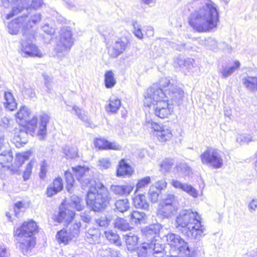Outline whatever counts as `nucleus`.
Instances as JSON below:
<instances>
[{
  "mask_svg": "<svg viewBox=\"0 0 257 257\" xmlns=\"http://www.w3.org/2000/svg\"><path fill=\"white\" fill-rule=\"evenodd\" d=\"M190 12L188 22L199 33L215 31L219 22L217 5L211 0H193L187 5Z\"/></svg>",
  "mask_w": 257,
  "mask_h": 257,
  "instance_id": "nucleus-1",
  "label": "nucleus"
},
{
  "mask_svg": "<svg viewBox=\"0 0 257 257\" xmlns=\"http://www.w3.org/2000/svg\"><path fill=\"white\" fill-rule=\"evenodd\" d=\"M41 19V14L36 12L31 16L28 14L23 15L9 24V32L11 34L16 35L20 30L23 32V38L21 44V51L22 55L25 57H43L42 53L32 41L34 35L31 30L40 22Z\"/></svg>",
  "mask_w": 257,
  "mask_h": 257,
  "instance_id": "nucleus-2",
  "label": "nucleus"
},
{
  "mask_svg": "<svg viewBox=\"0 0 257 257\" xmlns=\"http://www.w3.org/2000/svg\"><path fill=\"white\" fill-rule=\"evenodd\" d=\"M175 226L185 236L199 241L203 236L205 228L201 224V217L197 212L191 209L181 211L177 216Z\"/></svg>",
  "mask_w": 257,
  "mask_h": 257,
  "instance_id": "nucleus-3",
  "label": "nucleus"
},
{
  "mask_svg": "<svg viewBox=\"0 0 257 257\" xmlns=\"http://www.w3.org/2000/svg\"><path fill=\"white\" fill-rule=\"evenodd\" d=\"M165 89L154 84L149 88L144 96V104L150 108L152 113L161 118L168 117L173 111L172 104L168 103Z\"/></svg>",
  "mask_w": 257,
  "mask_h": 257,
  "instance_id": "nucleus-4",
  "label": "nucleus"
},
{
  "mask_svg": "<svg viewBox=\"0 0 257 257\" xmlns=\"http://www.w3.org/2000/svg\"><path fill=\"white\" fill-rule=\"evenodd\" d=\"M38 232V226L32 220L24 222L19 227L14 228V235L18 241L17 246L24 255H28L29 251L35 246L34 235Z\"/></svg>",
  "mask_w": 257,
  "mask_h": 257,
  "instance_id": "nucleus-5",
  "label": "nucleus"
},
{
  "mask_svg": "<svg viewBox=\"0 0 257 257\" xmlns=\"http://www.w3.org/2000/svg\"><path fill=\"white\" fill-rule=\"evenodd\" d=\"M44 5L43 0H0V6L6 8L12 7V11L6 15V18L9 20L18 15L24 9H33L35 10L41 9Z\"/></svg>",
  "mask_w": 257,
  "mask_h": 257,
  "instance_id": "nucleus-6",
  "label": "nucleus"
},
{
  "mask_svg": "<svg viewBox=\"0 0 257 257\" xmlns=\"http://www.w3.org/2000/svg\"><path fill=\"white\" fill-rule=\"evenodd\" d=\"M73 173L82 185L83 188L88 187L87 193H103L107 191L106 187L100 182L90 179L88 177L89 169L81 166L72 167Z\"/></svg>",
  "mask_w": 257,
  "mask_h": 257,
  "instance_id": "nucleus-7",
  "label": "nucleus"
},
{
  "mask_svg": "<svg viewBox=\"0 0 257 257\" xmlns=\"http://www.w3.org/2000/svg\"><path fill=\"white\" fill-rule=\"evenodd\" d=\"M37 128V118L36 117H33L31 120L29 119L23 125L16 127L13 139L16 147L21 148L25 145L28 141V134L33 136Z\"/></svg>",
  "mask_w": 257,
  "mask_h": 257,
  "instance_id": "nucleus-8",
  "label": "nucleus"
},
{
  "mask_svg": "<svg viewBox=\"0 0 257 257\" xmlns=\"http://www.w3.org/2000/svg\"><path fill=\"white\" fill-rule=\"evenodd\" d=\"M74 43L70 27H63L60 32L59 39L54 51L55 56L60 59L68 55Z\"/></svg>",
  "mask_w": 257,
  "mask_h": 257,
  "instance_id": "nucleus-9",
  "label": "nucleus"
},
{
  "mask_svg": "<svg viewBox=\"0 0 257 257\" xmlns=\"http://www.w3.org/2000/svg\"><path fill=\"white\" fill-rule=\"evenodd\" d=\"M160 200L157 215L162 218H169L177 211L178 207L177 201L173 194H161Z\"/></svg>",
  "mask_w": 257,
  "mask_h": 257,
  "instance_id": "nucleus-10",
  "label": "nucleus"
},
{
  "mask_svg": "<svg viewBox=\"0 0 257 257\" xmlns=\"http://www.w3.org/2000/svg\"><path fill=\"white\" fill-rule=\"evenodd\" d=\"M159 85L165 89L167 99L172 102L180 105L182 103L184 92L182 88L170 82L167 78H162L159 81Z\"/></svg>",
  "mask_w": 257,
  "mask_h": 257,
  "instance_id": "nucleus-11",
  "label": "nucleus"
},
{
  "mask_svg": "<svg viewBox=\"0 0 257 257\" xmlns=\"http://www.w3.org/2000/svg\"><path fill=\"white\" fill-rule=\"evenodd\" d=\"M203 164L210 165L214 168H220L223 165V159L219 151L212 148H208L200 156Z\"/></svg>",
  "mask_w": 257,
  "mask_h": 257,
  "instance_id": "nucleus-12",
  "label": "nucleus"
},
{
  "mask_svg": "<svg viewBox=\"0 0 257 257\" xmlns=\"http://www.w3.org/2000/svg\"><path fill=\"white\" fill-rule=\"evenodd\" d=\"M109 200L107 194H86V204L94 211L104 209Z\"/></svg>",
  "mask_w": 257,
  "mask_h": 257,
  "instance_id": "nucleus-13",
  "label": "nucleus"
},
{
  "mask_svg": "<svg viewBox=\"0 0 257 257\" xmlns=\"http://www.w3.org/2000/svg\"><path fill=\"white\" fill-rule=\"evenodd\" d=\"M166 241L168 244L174 250H179L189 255L190 250L188 243L185 242L181 237L176 234L169 233L166 235Z\"/></svg>",
  "mask_w": 257,
  "mask_h": 257,
  "instance_id": "nucleus-14",
  "label": "nucleus"
},
{
  "mask_svg": "<svg viewBox=\"0 0 257 257\" xmlns=\"http://www.w3.org/2000/svg\"><path fill=\"white\" fill-rule=\"evenodd\" d=\"M65 202L62 203L59 208L58 214L54 216V219L58 223H63L67 225L72 220L75 216V212L65 207Z\"/></svg>",
  "mask_w": 257,
  "mask_h": 257,
  "instance_id": "nucleus-15",
  "label": "nucleus"
},
{
  "mask_svg": "<svg viewBox=\"0 0 257 257\" xmlns=\"http://www.w3.org/2000/svg\"><path fill=\"white\" fill-rule=\"evenodd\" d=\"M127 41L124 39L118 38L108 49V54L111 58H115L122 54L127 47Z\"/></svg>",
  "mask_w": 257,
  "mask_h": 257,
  "instance_id": "nucleus-16",
  "label": "nucleus"
},
{
  "mask_svg": "<svg viewBox=\"0 0 257 257\" xmlns=\"http://www.w3.org/2000/svg\"><path fill=\"white\" fill-rule=\"evenodd\" d=\"M95 146L101 150H120L121 147L115 142H111L105 139H97L94 141Z\"/></svg>",
  "mask_w": 257,
  "mask_h": 257,
  "instance_id": "nucleus-17",
  "label": "nucleus"
},
{
  "mask_svg": "<svg viewBox=\"0 0 257 257\" xmlns=\"http://www.w3.org/2000/svg\"><path fill=\"white\" fill-rule=\"evenodd\" d=\"M147 242L151 252L152 257H164L165 253L164 244L158 242L157 240H152Z\"/></svg>",
  "mask_w": 257,
  "mask_h": 257,
  "instance_id": "nucleus-18",
  "label": "nucleus"
},
{
  "mask_svg": "<svg viewBox=\"0 0 257 257\" xmlns=\"http://www.w3.org/2000/svg\"><path fill=\"white\" fill-rule=\"evenodd\" d=\"M241 81L244 87L252 93L257 92V76L247 74L244 76Z\"/></svg>",
  "mask_w": 257,
  "mask_h": 257,
  "instance_id": "nucleus-19",
  "label": "nucleus"
},
{
  "mask_svg": "<svg viewBox=\"0 0 257 257\" xmlns=\"http://www.w3.org/2000/svg\"><path fill=\"white\" fill-rule=\"evenodd\" d=\"M240 64L238 61H235L233 65H222L218 70L223 78H226L232 75L236 70L239 68Z\"/></svg>",
  "mask_w": 257,
  "mask_h": 257,
  "instance_id": "nucleus-20",
  "label": "nucleus"
},
{
  "mask_svg": "<svg viewBox=\"0 0 257 257\" xmlns=\"http://www.w3.org/2000/svg\"><path fill=\"white\" fill-rule=\"evenodd\" d=\"M40 125L37 131V135L39 136L40 139H43L46 134L47 125L49 120V116L45 113H42L40 115Z\"/></svg>",
  "mask_w": 257,
  "mask_h": 257,
  "instance_id": "nucleus-21",
  "label": "nucleus"
},
{
  "mask_svg": "<svg viewBox=\"0 0 257 257\" xmlns=\"http://www.w3.org/2000/svg\"><path fill=\"white\" fill-rule=\"evenodd\" d=\"M30 112L25 106H22L16 114V117L18 123L20 125H23L28 121L30 117Z\"/></svg>",
  "mask_w": 257,
  "mask_h": 257,
  "instance_id": "nucleus-22",
  "label": "nucleus"
},
{
  "mask_svg": "<svg viewBox=\"0 0 257 257\" xmlns=\"http://www.w3.org/2000/svg\"><path fill=\"white\" fill-rule=\"evenodd\" d=\"M127 249L130 251L136 250L138 244L139 237L133 232H129L124 235Z\"/></svg>",
  "mask_w": 257,
  "mask_h": 257,
  "instance_id": "nucleus-23",
  "label": "nucleus"
},
{
  "mask_svg": "<svg viewBox=\"0 0 257 257\" xmlns=\"http://www.w3.org/2000/svg\"><path fill=\"white\" fill-rule=\"evenodd\" d=\"M161 228L159 224H151L144 229V233L148 238L155 240V238L159 235Z\"/></svg>",
  "mask_w": 257,
  "mask_h": 257,
  "instance_id": "nucleus-24",
  "label": "nucleus"
},
{
  "mask_svg": "<svg viewBox=\"0 0 257 257\" xmlns=\"http://www.w3.org/2000/svg\"><path fill=\"white\" fill-rule=\"evenodd\" d=\"M13 160V155L11 150L5 151L0 153V168H9Z\"/></svg>",
  "mask_w": 257,
  "mask_h": 257,
  "instance_id": "nucleus-25",
  "label": "nucleus"
},
{
  "mask_svg": "<svg viewBox=\"0 0 257 257\" xmlns=\"http://www.w3.org/2000/svg\"><path fill=\"white\" fill-rule=\"evenodd\" d=\"M133 172V168L126 162L125 160L124 159L121 160L117 170V175L118 176L131 175Z\"/></svg>",
  "mask_w": 257,
  "mask_h": 257,
  "instance_id": "nucleus-26",
  "label": "nucleus"
},
{
  "mask_svg": "<svg viewBox=\"0 0 257 257\" xmlns=\"http://www.w3.org/2000/svg\"><path fill=\"white\" fill-rule=\"evenodd\" d=\"M133 202L136 208L147 210L149 208V204L144 194H138L133 198Z\"/></svg>",
  "mask_w": 257,
  "mask_h": 257,
  "instance_id": "nucleus-27",
  "label": "nucleus"
},
{
  "mask_svg": "<svg viewBox=\"0 0 257 257\" xmlns=\"http://www.w3.org/2000/svg\"><path fill=\"white\" fill-rule=\"evenodd\" d=\"M171 184L174 188L186 193H196V190L193 186L186 183H182L176 179H173Z\"/></svg>",
  "mask_w": 257,
  "mask_h": 257,
  "instance_id": "nucleus-28",
  "label": "nucleus"
},
{
  "mask_svg": "<svg viewBox=\"0 0 257 257\" xmlns=\"http://www.w3.org/2000/svg\"><path fill=\"white\" fill-rule=\"evenodd\" d=\"M56 237L60 243H63L65 245L67 244L70 240L74 238L71 234L64 229L58 231Z\"/></svg>",
  "mask_w": 257,
  "mask_h": 257,
  "instance_id": "nucleus-29",
  "label": "nucleus"
},
{
  "mask_svg": "<svg viewBox=\"0 0 257 257\" xmlns=\"http://www.w3.org/2000/svg\"><path fill=\"white\" fill-rule=\"evenodd\" d=\"M104 235L106 239L111 243L116 246H120L121 242L118 234L112 230H107L104 231Z\"/></svg>",
  "mask_w": 257,
  "mask_h": 257,
  "instance_id": "nucleus-30",
  "label": "nucleus"
},
{
  "mask_svg": "<svg viewBox=\"0 0 257 257\" xmlns=\"http://www.w3.org/2000/svg\"><path fill=\"white\" fill-rule=\"evenodd\" d=\"M156 136L160 142H165L171 139L172 134L169 129L162 126L161 128L157 132Z\"/></svg>",
  "mask_w": 257,
  "mask_h": 257,
  "instance_id": "nucleus-31",
  "label": "nucleus"
},
{
  "mask_svg": "<svg viewBox=\"0 0 257 257\" xmlns=\"http://www.w3.org/2000/svg\"><path fill=\"white\" fill-rule=\"evenodd\" d=\"M121 105L120 100L116 98L110 99L109 103L105 106V110L108 113H115L117 112Z\"/></svg>",
  "mask_w": 257,
  "mask_h": 257,
  "instance_id": "nucleus-32",
  "label": "nucleus"
},
{
  "mask_svg": "<svg viewBox=\"0 0 257 257\" xmlns=\"http://www.w3.org/2000/svg\"><path fill=\"white\" fill-rule=\"evenodd\" d=\"M130 221L132 223H144L146 221V214L143 212L134 211L131 214Z\"/></svg>",
  "mask_w": 257,
  "mask_h": 257,
  "instance_id": "nucleus-33",
  "label": "nucleus"
},
{
  "mask_svg": "<svg viewBox=\"0 0 257 257\" xmlns=\"http://www.w3.org/2000/svg\"><path fill=\"white\" fill-rule=\"evenodd\" d=\"M115 210L121 213L126 211L130 208V203L126 198L119 199L115 202Z\"/></svg>",
  "mask_w": 257,
  "mask_h": 257,
  "instance_id": "nucleus-34",
  "label": "nucleus"
},
{
  "mask_svg": "<svg viewBox=\"0 0 257 257\" xmlns=\"http://www.w3.org/2000/svg\"><path fill=\"white\" fill-rule=\"evenodd\" d=\"M63 188L62 180L61 178H56L53 182L47 188V193H58L61 191Z\"/></svg>",
  "mask_w": 257,
  "mask_h": 257,
  "instance_id": "nucleus-35",
  "label": "nucleus"
},
{
  "mask_svg": "<svg viewBox=\"0 0 257 257\" xmlns=\"http://www.w3.org/2000/svg\"><path fill=\"white\" fill-rule=\"evenodd\" d=\"M5 107L10 110H14L17 106V104L14 97L13 95L10 92H6L5 93Z\"/></svg>",
  "mask_w": 257,
  "mask_h": 257,
  "instance_id": "nucleus-36",
  "label": "nucleus"
},
{
  "mask_svg": "<svg viewBox=\"0 0 257 257\" xmlns=\"http://www.w3.org/2000/svg\"><path fill=\"white\" fill-rule=\"evenodd\" d=\"M99 234L98 229L92 228L88 230L85 234V237L88 242L93 244L98 241Z\"/></svg>",
  "mask_w": 257,
  "mask_h": 257,
  "instance_id": "nucleus-37",
  "label": "nucleus"
},
{
  "mask_svg": "<svg viewBox=\"0 0 257 257\" xmlns=\"http://www.w3.org/2000/svg\"><path fill=\"white\" fill-rule=\"evenodd\" d=\"M136 250L138 257H152L151 252L147 242L137 247Z\"/></svg>",
  "mask_w": 257,
  "mask_h": 257,
  "instance_id": "nucleus-38",
  "label": "nucleus"
},
{
  "mask_svg": "<svg viewBox=\"0 0 257 257\" xmlns=\"http://www.w3.org/2000/svg\"><path fill=\"white\" fill-rule=\"evenodd\" d=\"M114 225L115 228L124 231L130 230L132 228L126 220L120 217H117L115 219L114 222Z\"/></svg>",
  "mask_w": 257,
  "mask_h": 257,
  "instance_id": "nucleus-39",
  "label": "nucleus"
},
{
  "mask_svg": "<svg viewBox=\"0 0 257 257\" xmlns=\"http://www.w3.org/2000/svg\"><path fill=\"white\" fill-rule=\"evenodd\" d=\"M144 127L150 131H155L157 132L161 128V126L159 123L154 121L152 119L148 116H146L144 122Z\"/></svg>",
  "mask_w": 257,
  "mask_h": 257,
  "instance_id": "nucleus-40",
  "label": "nucleus"
},
{
  "mask_svg": "<svg viewBox=\"0 0 257 257\" xmlns=\"http://www.w3.org/2000/svg\"><path fill=\"white\" fill-rule=\"evenodd\" d=\"M114 76V74L111 70L105 72L104 75V83L105 86L107 88H112L115 84L116 81Z\"/></svg>",
  "mask_w": 257,
  "mask_h": 257,
  "instance_id": "nucleus-41",
  "label": "nucleus"
},
{
  "mask_svg": "<svg viewBox=\"0 0 257 257\" xmlns=\"http://www.w3.org/2000/svg\"><path fill=\"white\" fill-rule=\"evenodd\" d=\"M71 206L75 207L78 211L82 210L84 208L83 201L81 198L78 197L76 194H73L70 197Z\"/></svg>",
  "mask_w": 257,
  "mask_h": 257,
  "instance_id": "nucleus-42",
  "label": "nucleus"
},
{
  "mask_svg": "<svg viewBox=\"0 0 257 257\" xmlns=\"http://www.w3.org/2000/svg\"><path fill=\"white\" fill-rule=\"evenodd\" d=\"M63 152L68 158L73 159L78 156L77 148L75 146H65Z\"/></svg>",
  "mask_w": 257,
  "mask_h": 257,
  "instance_id": "nucleus-43",
  "label": "nucleus"
},
{
  "mask_svg": "<svg viewBox=\"0 0 257 257\" xmlns=\"http://www.w3.org/2000/svg\"><path fill=\"white\" fill-rule=\"evenodd\" d=\"M65 177L66 182V189L67 191H72V188L74 186L73 183L74 182L73 174L69 171H67L65 173Z\"/></svg>",
  "mask_w": 257,
  "mask_h": 257,
  "instance_id": "nucleus-44",
  "label": "nucleus"
},
{
  "mask_svg": "<svg viewBox=\"0 0 257 257\" xmlns=\"http://www.w3.org/2000/svg\"><path fill=\"white\" fill-rule=\"evenodd\" d=\"M174 160L172 159H165L160 165L161 170L163 172H169L174 165Z\"/></svg>",
  "mask_w": 257,
  "mask_h": 257,
  "instance_id": "nucleus-45",
  "label": "nucleus"
},
{
  "mask_svg": "<svg viewBox=\"0 0 257 257\" xmlns=\"http://www.w3.org/2000/svg\"><path fill=\"white\" fill-rule=\"evenodd\" d=\"M177 172L182 173L184 175H188L191 172L190 168L186 163H180L176 166Z\"/></svg>",
  "mask_w": 257,
  "mask_h": 257,
  "instance_id": "nucleus-46",
  "label": "nucleus"
},
{
  "mask_svg": "<svg viewBox=\"0 0 257 257\" xmlns=\"http://www.w3.org/2000/svg\"><path fill=\"white\" fill-rule=\"evenodd\" d=\"M80 227L81 223L80 221L75 222L74 223L71 225L68 232L71 234L73 238L76 237L78 236Z\"/></svg>",
  "mask_w": 257,
  "mask_h": 257,
  "instance_id": "nucleus-47",
  "label": "nucleus"
},
{
  "mask_svg": "<svg viewBox=\"0 0 257 257\" xmlns=\"http://www.w3.org/2000/svg\"><path fill=\"white\" fill-rule=\"evenodd\" d=\"M31 155L30 151L18 153L16 156V160L19 162L20 165H22L24 162L27 160Z\"/></svg>",
  "mask_w": 257,
  "mask_h": 257,
  "instance_id": "nucleus-48",
  "label": "nucleus"
},
{
  "mask_svg": "<svg viewBox=\"0 0 257 257\" xmlns=\"http://www.w3.org/2000/svg\"><path fill=\"white\" fill-rule=\"evenodd\" d=\"M35 161L32 160L27 165V167L23 174V178L25 181H26L30 178V177L32 173V170L35 164Z\"/></svg>",
  "mask_w": 257,
  "mask_h": 257,
  "instance_id": "nucleus-49",
  "label": "nucleus"
},
{
  "mask_svg": "<svg viewBox=\"0 0 257 257\" xmlns=\"http://www.w3.org/2000/svg\"><path fill=\"white\" fill-rule=\"evenodd\" d=\"M73 110L75 111V114L78 117L84 122L88 121V117L84 112L76 105L73 106Z\"/></svg>",
  "mask_w": 257,
  "mask_h": 257,
  "instance_id": "nucleus-50",
  "label": "nucleus"
},
{
  "mask_svg": "<svg viewBox=\"0 0 257 257\" xmlns=\"http://www.w3.org/2000/svg\"><path fill=\"white\" fill-rule=\"evenodd\" d=\"M133 26L134 27V33L138 38L142 39L143 38V34L141 31V26L137 22V21L133 22Z\"/></svg>",
  "mask_w": 257,
  "mask_h": 257,
  "instance_id": "nucleus-51",
  "label": "nucleus"
},
{
  "mask_svg": "<svg viewBox=\"0 0 257 257\" xmlns=\"http://www.w3.org/2000/svg\"><path fill=\"white\" fill-rule=\"evenodd\" d=\"M150 180L151 179L150 177H146L140 180L136 185V189L134 193H137V192L140 189L145 187L150 182Z\"/></svg>",
  "mask_w": 257,
  "mask_h": 257,
  "instance_id": "nucleus-52",
  "label": "nucleus"
},
{
  "mask_svg": "<svg viewBox=\"0 0 257 257\" xmlns=\"http://www.w3.org/2000/svg\"><path fill=\"white\" fill-rule=\"evenodd\" d=\"M252 141V137L249 135H239L236 138V142L240 144H248Z\"/></svg>",
  "mask_w": 257,
  "mask_h": 257,
  "instance_id": "nucleus-53",
  "label": "nucleus"
},
{
  "mask_svg": "<svg viewBox=\"0 0 257 257\" xmlns=\"http://www.w3.org/2000/svg\"><path fill=\"white\" fill-rule=\"evenodd\" d=\"M114 252V250L109 247L102 248L99 250L100 255L102 257H112V254H113Z\"/></svg>",
  "mask_w": 257,
  "mask_h": 257,
  "instance_id": "nucleus-54",
  "label": "nucleus"
},
{
  "mask_svg": "<svg viewBox=\"0 0 257 257\" xmlns=\"http://www.w3.org/2000/svg\"><path fill=\"white\" fill-rule=\"evenodd\" d=\"M167 183L165 180H160L152 185V187H155L158 191L164 190L167 187Z\"/></svg>",
  "mask_w": 257,
  "mask_h": 257,
  "instance_id": "nucleus-55",
  "label": "nucleus"
},
{
  "mask_svg": "<svg viewBox=\"0 0 257 257\" xmlns=\"http://www.w3.org/2000/svg\"><path fill=\"white\" fill-rule=\"evenodd\" d=\"M99 166L102 169H106L110 166V162L106 158H101L99 160Z\"/></svg>",
  "mask_w": 257,
  "mask_h": 257,
  "instance_id": "nucleus-56",
  "label": "nucleus"
},
{
  "mask_svg": "<svg viewBox=\"0 0 257 257\" xmlns=\"http://www.w3.org/2000/svg\"><path fill=\"white\" fill-rule=\"evenodd\" d=\"M10 255L9 249L5 245H0V257H9Z\"/></svg>",
  "mask_w": 257,
  "mask_h": 257,
  "instance_id": "nucleus-57",
  "label": "nucleus"
},
{
  "mask_svg": "<svg viewBox=\"0 0 257 257\" xmlns=\"http://www.w3.org/2000/svg\"><path fill=\"white\" fill-rule=\"evenodd\" d=\"M13 120L7 116H4L2 118L0 124L5 128L9 127Z\"/></svg>",
  "mask_w": 257,
  "mask_h": 257,
  "instance_id": "nucleus-58",
  "label": "nucleus"
},
{
  "mask_svg": "<svg viewBox=\"0 0 257 257\" xmlns=\"http://www.w3.org/2000/svg\"><path fill=\"white\" fill-rule=\"evenodd\" d=\"M96 222L100 226L106 227L108 225L109 220L105 216H103L97 219Z\"/></svg>",
  "mask_w": 257,
  "mask_h": 257,
  "instance_id": "nucleus-59",
  "label": "nucleus"
},
{
  "mask_svg": "<svg viewBox=\"0 0 257 257\" xmlns=\"http://www.w3.org/2000/svg\"><path fill=\"white\" fill-rule=\"evenodd\" d=\"M194 60L191 58H186L185 59V62H184V64L182 68H184L187 70L191 69L192 67H193V63Z\"/></svg>",
  "mask_w": 257,
  "mask_h": 257,
  "instance_id": "nucleus-60",
  "label": "nucleus"
},
{
  "mask_svg": "<svg viewBox=\"0 0 257 257\" xmlns=\"http://www.w3.org/2000/svg\"><path fill=\"white\" fill-rule=\"evenodd\" d=\"M257 208V199H252L248 204V208L250 212H254Z\"/></svg>",
  "mask_w": 257,
  "mask_h": 257,
  "instance_id": "nucleus-61",
  "label": "nucleus"
},
{
  "mask_svg": "<svg viewBox=\"0 0 257 257\" xmlns=\"http://www.w3.org/2000/svg\"><path fill=\"white\" fill-rule=\"evenodd\" d=\"M43 31L46 34L52 35L54 34L55 30L54 28L50 27L49 25L46 24L42 27Z\"/></svg>",
  "mask_w": 257,
  "mask_h": 257,
  "instance_id": "nucleus-62",
  "label": "nucleus"
},
{
  "mask_svg": "<svg viewBox=\"0 0 257 257\" xmlns=\"http://www.w3.org/2000/svg\"><path fill=\"white\" fill-rule=\"evenodd\" d=\"M205 44L211 49H214L217 46V42L215 39L210 37L205 40Z\"/></svg>",
  "mask_w": 257,
  "mask_h": 257,
  "instance_id": "nucleus-63",
  "label": "nucleus"
},
{
  "mask_svg": "<svg viewBox=\"0 0 257 257\" xmlns=\"http://www.w3.org/2000/svg\"><path fill=\"white\" fill-rule=\"evenodd\" d=\"M153 203H156L162 199L161 194H147Z\"/></svg>",
  "mask_w": 257,
  "mask_h": 257,
  "instance_id": "nucleus-64",
  "label": "nucleus"
}]
</instances>
